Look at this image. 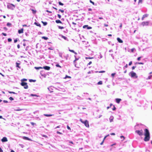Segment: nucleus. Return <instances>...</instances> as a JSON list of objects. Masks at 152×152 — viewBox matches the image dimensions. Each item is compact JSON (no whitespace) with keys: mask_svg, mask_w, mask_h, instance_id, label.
<instances>
[{"mask_svg":"<svg viewBox=\"0 0 152 152\" xmlns=\"http://www.w3.org/2000/svg\"><path fill=\"white\" fill-rule=\"evenodd\" d=\"M144 135L145 137L144 138V140L145 142L148 141L150 139V134L148 129H145L144 130Z\"/></svg>","mask_w":152,"mask_h":152,"instance_id":"f257e3e1","label":"nucleus"},{"mask_svg":"<svg viewBox=\"0 0 152 152\" xmlns=\"http://www.w3.org/2000/svg\"><path fill=\"white\" fill-rule=\"evenodd\" d=\"M20 85L24 87L25 89H27L28 88V86L26 83L24 82H21Z\"/></svg>","mask_w":152,"mask_h":152,"instance_id":"f03ea898","label":"nucleus"},{"mask_svg":"<svg viewBox=\"0 0 152 152\" xmlns=\"http://www.w3.org/2000/svg\"><path fill=\"white\" fill-rule=\"evenodd\" d=\"M80 121L82 123L84 124L85 126L86 127H89V124L87 120H86L85 121H83L81 119H80Z\"/></svg>","mask_w":152,"mask_h":152,"instance_id":"7ed1b4c3","label":"nucleus"},{"mask_svg":"<svg viewBox=\"0 0 152 152\" xmlns=\"http://www.w3.org/2000/svg\"><path fill=\"white\" fill-rule=\"evenodd\" d=\"M135 132L140 136L143 135V132L142 129L140 130H136L135 131Z\"/></svg>","mask_w":152,"mask_h":152,"instance_id":"20e7f679","label":"nucleus"},{"mask_svg":"<svg viewBox=\"0 0 152 152\" xmlns=\"http://www.w3.org/2000/svg\"><path fill=\"white\" fill-rule=\"evenodd\" d=\"M7 6L8 8L12 9H13L15 7V5L12 4H9Z\"/></svg>","mask_w":152,"mask_h":152,"instance_id":"39448f33","label":"nucleus"},{"mask_svg":"<svg viewBox=\"0 0 152 152\" xmlns=\"http://www.w3.org/2000/svg\"><path fill=\"white\" fill-rule=\"evenodd\" d=\"M131 76L132 77H135L136 78L137 77V76L135 73L133 72H130Z\"/></svg>","mask_w":152,"mask_h":152,"instance_id":"423d86ee","label":"nucleus"},{"mask_svg":"<svg viewBox=\"0 0 152 152\" xmlns=\"http://www.w3.org/2000/svg\"><path fill=\"white\" fill-rule=\"evenodd\" d=\"M1 140L2 142H4L7 141L8 140L6 137H4L1 139Z\"/></svg>","mask_w":152,"mask_h":152,"instance_id":"0eeeda50","label":"nucleus"},{"mask_svg":"<svg viewBox=\"0 0 152 152\" xmlns=\"http://www.w3.org/2000/svg\"><path fill=\"white\" fill-rule=\"evenodd\" d=\"M86 27L88 29H91L92 28V27H91L88 26L87 25H85L83 26V28H85Z\"/></svg>","mask_w":152,"mask_h":152,"instance_id":"6e6552de","label":"nucleus"},{"mask_svg":"<svg viewBox=\"0 0 152 152\" xmlns=\"http://www.w3.org/2000/svg\"><path fill=\"white\" fill-rule=\"evenodd\" d=\"M43 68L45 70H49L50 69V67L49 66H45L43 67Z\"/></svg>","mask_w":152,"mask_h":152,"instance_id":"1a4fd4ad","label":"nucleus"},{"mask_svg":"<svg viewBox=\"0 0 152 152\" xmlns=\"http://www.w3.org/2000/svg\"><path fill=\"white\" fill-rule=\"evenodd\" d=\"M149 22L148 21L143 22L142 23V25L143 26L148 25Z\"/></svg>","mask_w":152,"mask_h":152,"instance_id":"9d476101","label":"nucleus"},{"mask_svg":"<svg viewBox=\"0 0 152 152\" xmlns=\"http://www.w3.org/2000/svg\"><path fill=\"white\" fill-rule=\"evenodd\" d=\"M23 28H22L21 29H20L18 31V33L20 34L21 33H23Z\"/></svg>","mask_w":152,"mask_h":152,"instance_id":"9b49d317","label":"nucleus"},{"mask_svg":"<svg viewBox=\"0 0 152 152\" xmlns=\"http://www.w3.org/2000/svg\"><path fill=\"white\" fill-rule=\"evenodd\" d=\"M117 39L119 42L120 43H122L123 42V41L122 40H121L119 38H117Z\"/></svg>","mask_w":152,"mask_h":152,"instance_id":"f8f14e48","label":"nucleus"},{"mask_svg":"<svg viewBox=\"0 0 152 152\" xmlns=\"http://www.w3.org/2000/svg\"><path fill=\"white\" fill-rule=\"evenodd\" d=\"M121 100V99L116 98L115 99L117 103H119Z\"/></svg>","mask_w":152,"mask_h":152,"instance_id":"ddd939ff","label":"nucleus"},{"mask_svg":"<svg viewBox=\"0 0 152 152\" xmlns=\"http://www.w3.org/2000/svg\"><path fill=\"white\" fill-rule=\"evenodd\" d=\"M69 51L70 52H72L73 53H74L76 55L77 54V53L76 52H75L73 50H70V49H69Z\"/></svg>","mask_w":152,"mask_h":152,"instance_id":"4468645a","label":"nucleus"},{"mask_svg":"<svg viewBox=\"0 0 152 152\" xmlns=\"http://www.w3.org/2000/svg\"><path fill=\"white\" fill-rule=\"evenodd\" d=\"M56 22L57 23H61V24L62 23V22H61V21L60 20H56Z\"/></svg>","mask_w":152,"mask_h":152,"instance_id":"2eb2a0df","label":"nucleus"},{"mask_svg":"<svg viewBox=\"0 0 152 152\" xmlns=\"http://www.w3.org/2000/svg\"><path fill=\"white\" fill-rule=\"evenodd\" d=\"M34 24L36 25V26H39V27H41V26L40 25V24L39 23H36V22H35L34 23Z\"/></svg>","mask_w":152,"mask_h":152,"instance_id":"dca6fc26","label":"nucleus"},{"mask_svg":"<svg viewBox=\"0 0 152 152\" xmlns=\"http://www.w3.org/2000/svg\"><path fill=\"white\" fill-rule=\"evenodd\" d=\"M44 115L46 117L51 116L53 115H52V114H44Z\"/></svg>","mask_w":152,"mask_h":152,"instance_id":"f3484780","label":"nucleus"},{"mask_svg":"<svg viewBox=\"0 0 152 152\" xmlns=\"http://www.w3.org/2000/svg\"><path fill=\"white\" fill-rule=\"evenodd\" d=\"M31 10L32 11V13L34 14H35L37 12V11L35 10H34L33 9H31Z\"/></svg>","mask_w":152,"mask_h":152,"instance_id":"a211bd4d","label":"nucleus"},{"mask_svg":"<svg viewBox=\"0 0 152 152\" xmlns=\"http://www.w3.org/2000/svg\"><path fill=\"white\" fill-rule=\"evenodd\" d=\"M16 66L17 67H18L19 68H20V67L19 66V65L20 64V63L16 62Z\"/></svg>","mask_w":152,"mask_h":152,"instance_id":"6ab92c4d","label":"nucleus"},{"mask_svg":"<svg viewBox=\"0 0 152 152\" xmlns=\"http://www.w3.org/2000/svg\"><path fill=\"white\" fill-rule=\"evenodd\" d=\"M34 68L36 69H43V67H35Z\"/></svg>","mask_w":152,"mask_h":152,"instance_id":"aec40b11","label":"nucleus"},{"mask_svg":"<svg viewBox=\"0 0 152 152\" xmlns=\"http://www.w3.org/2000/svg\"><path fill=\"white\" fill-rule=\"evenodd\" d=\"M42 23L43 24L44 26H46L47 24V23L46 22H44L43 21H42Z\"/></svg>","mask_w":152,"mask_h":152,"instance_id":"412c9836","label":"nucleus"},{"mask_svg":"<svg viewBox=\"0 0 152 152\" xmlns=\"http://www.w3.org/2000/svg\"><path fill=\"white\" fill-rule=\"evenodd\" d=\"M78 58H75V60L74 61V64H75V67H77V66H76V64H75V61H76L78 60Z\"/></svg>","mask_w":152,"mask_h":152,"instance_id":"4be33fe9","label":"nucleus"},{"mask_svg":"<svg viewBox=\"0 0 152 152\" xmlns=\"http://www.w3.org/2000/svg\"><path fill=\"white\" fill-rule=\"evenodd\" d=\"M102 81H99L97 83V84H98V85H102Z\"/></svg>","mask_w":152,"mask_h":152,"instance_id":"5701e85b","label":"nucleus"},{"mask_svg":"<svg viewBox=\"0 0 152 152\" xmlns=\"http://www.w3.org/2000/svg\"><path fill=\"white\" fill-rule=\"evenodd\" d=\"M42 38L45 39V40H47L48 39V38L47 37H42Z\"/></svg>","mask_w":152,"mask_h":152,"instance_id":"b1692460","label":"nucleus"},{"mask_svg":"<svg viewBox=\"0 0 152 152\" xmlns=\"http://www.w3.org/2000/svg\"><path fill=\"white\" fill-rule=\"evenodd\" d=\"M27 80V79L25 78H23V79H22L21 80V81L22 82H23L24 81H26Z\"/></svg>","mask_w":152,"mask_h":152,"instance_id":"393cba45","label":"nucleus"},{"mask_svg":"<svg viewBox=\"0 0 152 152\" xmlns=\"http://www.w3.org/2000/svg\"><path fill=\"white\" fill-rule=\"evenodd\" d=\"M71 78V77L69 76H68L67 75H66V76L65 77H64V78L66 79V78Z\"/></svg>","mask_w":152,"mask_h":152,"instance_id":"a878e982","label":"nucleus"},{"mask_svg":"<svg viewBox=\"0 0 152 152\" xmlns=\"http://www.w3.org/2000/svg\"><path fill=\"white\" fill-rule=\"evenodd\" d=\"M8 92L10 94H16L15 92H13V91H8Z\"/></svg>","mask_w":152,"mask_h":152,"instance_id":"bb28decb","label":"nucleus"},{"mask_svg":"<svg viewBox=\"0 0 152 152\" xmlns=\"http://www.w3.org/2000/svg\"><path fill=\"white\" fill-rule=\"evenodd\" d=\"M29 81L30 82H35L36 80H33L32 79H30L29 80Z\"/></svg>","mask_w":152,"mask_h":152,"instance_id":"cd10ccee","label":"nucleus"},{"mask_svg":"<svg viewBox=\"0 0 152 152\" xmlns=\"http://www.w3.org/2000/svg\"><path fill=\"white\" fill-rule=\"evenodd\" d=\"M11 25V23H8L7 24V26H10Z\"/></svg>","mask_w":152,"mask_h":152,"instance_id":"c85d7f7f","label":"nucleus"},{"mask_svg":"<svg viewBox=\"0 0 152 152\" xmlns=\"http://www.w3.org/2000/svg\"><path fill=\"white\" fill-rule=\"evenodd\" d=\"M58 4L59 5L63 6L64 5V4L62 3H61L60 1H59L58 2Z\"/></svg>","mask_w":152,"mask_h":152,"instance_id":"c756f323","label":"nucleus"},{"mask_svg":"<svg viewBox=\"0 0 152 152\" xmlns=\"http://www.w3.org/2000/svg\"><path fill=\"white\" fill-rule=\"evenodd\" d=\"M58 28L59 29H63L64 28V27L63 26H58Z\"/></svg>","mask_w":152,"mask_h":152,"instance_id":"7c9ffc66","label":"nucleus"},{"mask_svg":"<svg viewBox=\"0 0 152 152\" xmlns=\"http://www.w3.org/2000/svg\"><path fill=\"white\" fill-rule=\"evenodd\" d=\"M31 96H38L36 95V94H31Z\"/></svg>","mask_w":152,"mask_h":152,"instance_id":"2f4dec72","label":"nucleus"},{"mask_svg":"<svg viewBox=\"0 0 152 152\" xmlns=\"http://www.w3.org/2000/svg\"><path fill=\"white\" fill-rule=\"evenodd\" d=\"M148 15V14H145L144 15H143V17H144V18H145V17H147Z\"/></svg>","mask_w":152,"mask_h":152,"instance_id":"473e14b6","label":"nucleus"},{"mask_svg":"<svg viewBox=\"0 0 152 152\" xmlns=\"http://www.w3.org/2000/svg\"><path fill=\"white\" fill-rule=\"evenodd\" d=\"M142 58V56H140L137 58V60L139 61Z\"/></svg>","mask_w":152,"mask_h":152,"instance_id":"72a5a7b5","label":"nucleus"},{"mask_svg":"<svg viewBox=\"0 0 152 152\" xmlns=\"http://www.w3.org/2000/svg\"><path fill=\"white\" fill-rule=\"evenodd\" d=\"M56 67H60V68H61V66L60 65H59L58 64H56Z\"/></svg>","mask_w":152,"mask_h":152,"instance_id":"f704fd0d","label":"nucleus"},{"mask_svg":"<svg viewBox=\"0 0 152 152\" xmlns=\"http://www.w3.org/2000/svg\"><path fill=\"white\" fill-rule=\"evenodd\" d=\"M59 11L63 13L64 12V10H62L61 9L59 10Z\"/></svg>","mask_w":152,"mask_h":152,"instance_id":"c9c22d12","label":"nucleus"},{"mask_svg":"<svg viewBox=\"0 0 152 152\" xmlns=\"http://www.w3.org/2000/svg\"><path fill=\"white\" fill-rule=\"evenodd\" d=\"M9 99L11 101L13 100H14V99L12 97H10Z\"/></svg>","mask_w":152,"mask_h":152,"instance_id":"e433bc0d","label":"nucleus"},{"mask_svg":"<svg viewBox=\"0 0 152 152\" xmlns=\"http://www.w3.org/2000/svg\"><path fill=\"white\" fill-rule=\"evenodd\" d=\"M152 76V75H151L149 76L148 77V78H147V79H150L151 78Z\"/></svg>","mask_w":152,"mask_h":152,"instance_id":"4c0bfd02","label":"nucleus"},{"mask_svg":"<svg viewBox=\"0 0 152 152\" xmlns=\"http://www.w3.org/2000/svg\"><path fill=\"white\" fill-rule=\"evenodd\" d=\"M90 2L91 3H92L93 5H94V3L91 0H90Z\"/></svg>","mask_w":152,"mask_h":152,"instance_id":"58836bf2","label":"nucleus"},{"mask_svg":"<svg viewBox=\"0 0 152 152\" xmlns=\"http://www.w3.org/2000/svg\"><path fill=\"white\" fill-rule=\"evenodd\" d=\"M23 138L27 140H29V139L28 138L26 137H24Z\"/></svg>","mask_w":152,"mask_h":152,"instance_id":"ea45409f","label":"nucleus"},{"mask_svg":"<svg viewBox=\"0 0 152 152\" xmlns=\"http://www.w3.org/2000/svg\"><path fill=\"white\" fill-rule=\"evenodd\" d=\"M57 15H58V18L59 19H60L61 18V16L60 15L58 14Z\"/></svg>","mask_w":152,"mask_h":152,"instance_id":"a19ab883","label":"nucleus"},{"mask_svg":"<svg viewBox=\"0 0 152 152\" xmlns=\"http://www.w3.org/2000/svg\"><path fill=\"white\" fill-rule=\"evenodd\" d=\"M12 39H10V38H8V41L9 42H11V41H12Z\"/></svg>","mask_w":152,"mask_h":152,"instance_id":"79ce46f5","label":"nucleus"},{"mask_svg":"<svg viewBox=\"0 0 152 152\" xmlns=\"http://www.w3.org/2000/svg\"><path fill=\"white\" fill-rule=\"evenodd\" d=\"M62 37L64 39H65V40H66V39H67V38H66V37H65V36H62Z\"/></svg>","mask_w":152,"mask_h":152,"instance_id":"37998d69","label":"nucleus"},{"mask_svg":"<svg viewBox=\"0 0 152 152\" xmlns=\"http://www.w3.org/2000/svg\"><path fill=\"white\" fill-rule=\"evenodd\" d=\"M135 50V48H132L131 49V52H134V50Z\"/></svg>","mask_w":152,"mask_h":152,"instance_id":"c03bdc74","label":"nucleus"},{"mask_svg":"<svg viewBox=\"0 0 152 152\" xmlns=\"http://www.w3.org/2000/svg\"><path fill=\"white\" fill-rule=\"evenodd\" d=\"M132 61H130L129 63V66H130L132 65Z\"/></svg>","mask_w":152,"mask_h":152,"instance_id":"a18cd8bd","label":"nucleus"},{"mask_svg":"<svg viewBox=\"0 0 152 152\" xmlns=\"http://www.w3.org/2000/svg\"><path fill=\"white\" fill-rule=\"evenodd\" d=\"M110 122H112L113 121V119L112 118H110Z\"/></svg>","mask_w":152,"mask_h":152,"instance_id":"49530a36","label":"nucleus"},{"mask_svg":"<svg viewBox=\"0 0 152 152\" xmlns=\"http://www.w3.org/2000/svg\"><path fill=\"white\" fill-rule=\"evenodd\" d=\"M105 72V71H100L99 72L100 73H104Z\"/></svg>","mask_w":152,"mask_h":152,"instance_id":"de8ad7c7","label":"nucleus"},{"mask_svg":"<svg viewBox=\"0 0 152 152\" xmlns=\"http://www.w3.org/2000/svg\"><path fill=\"white\" fill-rule=\"evenodd\" d=\"M22 110V109H18L15 110L16 111H19Z\"/></svg>","mask_w":152,"mask_h":152,"instance_id":"09e8293b","label":"nucleus"},{"mask_svg":"<svg viewBox=\"0 0 152 152\" xmlns=\"http://www.w3.org/2000/svg\"><path fill=\"white\" fill-rule=\"evenodd\" d=\"M138 64H144V63L142 62H138V63H137Z\"/></svg>","mask_w":152,"mask_h":152,"instance_id":"8fccbe9b","label":"nucleus"},{"mask_svg":"<svg viewBox=\"0 0 152 152\" xmlns=\"http://www.w3.org/2000/svg\"><path fill=\"white\" fill-rule=\"evenodd\" d=\"M86 59H91L93 58H92V57H86Z\"/></svg>","mask_w":152,"mask_h":152,"instance_id":"3c124183","label":"nucleus"},{"mask_svg":"<svg viewBox=\"0 0 152 152\" xmlns=\"http://www.w3.org/2000/svg\"><path fill=\"white\" fill-rule=\"evenodd\" d=\"M2 34H3V35H4V36H7V34L6 33H2Z\"/></svg>","mask_w":152,"mask_h":152,"instance_id":"603ef678","label":"nucleus"},{"mask_svg":"<svg viewBox=\"0 0 152 152\" xmlns=\"http://www.w3.org/2000/svg\"><path fill=\"white\" fill-rule=\"evenodd\" d=\"M31 124L32 126H34L35 124V123L33 122H31Z\"/></svg>","mask_w":152,"mask_h":152,"instance_id":"864d4df0","label":"nucleus"},{"mask_svg":"<svg viewBox=\"0 0 152 152\" xmlns=\"http://www.w3.org/2000/svg\"><path fill=\"white\" fill-rule=\"evenodd\" d=\"M116 109V108L115 107L114 105H113V110H115Z\"/></svg>","mask_w":152,"mask_h":152,"instance_id":"5fc2aeb1","label":"nucleus"},{"mask_svg":"<svg viewBox=\"0 0 152 152\" xmlns=\"http://www.w3.org/2000/svg\"><path fill=\"white\" fill-rule=\"evenodd\" d=\"M18 41V39H16L14 40V43H16Z\"/></svg>","mask_w":152,"mask_h":152,"instance_id":"6e6d98bb","label":"nucleus"},{"mask_svg":"<svg viewBox=\"0 0 152 152\" xmlns=\"http://www.w3.org/2000/svg\"><path fill=\"white\" fill-rule=\"evenodd\" d=\"M67 128L68 129H69V130L71 129L70 127L68 126H67Z\"/></svg>","mask_w":152,"mask_h":152,"instance_id":"4d7b16f0","label":"nucleus"},{"mask_svg":"<svg viewBox=\"0 0 152 152\" xmlns=\"http://www.w3.org/2000/svg\"><path fill=\"white\" fill-rule=\"evenodd\" d=\"M110 134L111 135H114L115 134L114 133H110Z\"/></svg>","mask_w":152,"mask_h":152,"instance_id":"13d9d810","label":"nucleus"},{"mask_svg":"<svg viewBox=\"0 0 152 152\" xmlns=\"http://www.w3.org/2000/svg\"><path fill=\"white\" fill-rule=\"evenodd\" d=\"M136 67V66H133L132 67V70L134 69H135V68Z\"/></svg>","mask_w":152,"mask_h":152,"instance_id":"bf43d9fd","label":"nucleus"},{"mask_svg":"<svg viewBox=\"0 0 152 152\" xmlns=\"http://www.w3.org/2000/svg\"><path fill=\"white\" fill-rule=\"evenodd\" d=\"M3 102L4 103H8V101L7 100H4L3 101Z\"/></svg>","mask_w":152,"mask_h":152,"instance_id":"052dcab7","label":"nucleus"},{"mask_svg":"<svg viewBox=\"0 0 152 152\" xmlns=\"http://www.w3.org/2000/svg\"><path fill=\"white\" fill-rule=\"evenodd\" d=\"M0 152H3V151L1 148L0 147Z\"/></svg>","mask_w":152,"mask_h":152,"instance_id":"680f3d73","label":"nucleus"},{"mask_svg":"<svg viewBox=\"0 0 152 152\" xmlns=\"http://www.w3.org/2000/svg\"><path fill=\"white\" fill-rule=\"evenodd\" d=\"M57 134H62V133H61L60 132H59L58 131H57Z\"/></svg>","mask_w":152,"mask_h":152,"instance_id":"e2e57ef3","label":"nucleus"},{"mask_svg":"<svg viewBox=\"0 0 152 152\" xmlns=\"http://www.w3.org/2000/svg\"><path fill=\"white\" fill-rule=\"evenodd\" d=\"M104 142V140H103V141H102V142L100 143V144L101 145H102L103 144V143Z\"/></svg>","mask_w":152,"mask_h":152,"instance_id":"0e129e2a","label":"nucleus"},{"mask_svg":"<svg viewBox=\"0 0 152 152\" xmlns=\"http://www.w3.org/2000/svg\"><path fill=\"white\" fill-rule=\"evenodd\" d=\"M104 26H105V27H108V25H107V24H104Z\"/></svg>","mask_w":152,"mask_h":152,"instance_id":"69168bd1","label":"nucleus"},{"mask_svg":"<svg viewBox=\"0 0 152 152\" xmlns=\"http://www.w3.org/2000/svg\"><path fill=\"white\" fill-rule=\"evenodd\" d=\"M42 136H43V137H46V138H47V136L46 135H42Z\"/></svg>","mask_w":152,"mask_h":152,"instance_id":"338daca9","label":"nucleus"},{"mask_svg":"<svg viewBox=\"0 0 152 152\" xmlns=\"http://www.w3.org/2000/svg\"><path fill=\"white\" fill-rule=\"evenodd\" d=\"M128 67V65L127 64H126L124 66V67L126 68Z\"/></svg>","mask_w":152,"mask_h":152,"instance_id":"774afa93","label":"nucleus"}]
</instances>
